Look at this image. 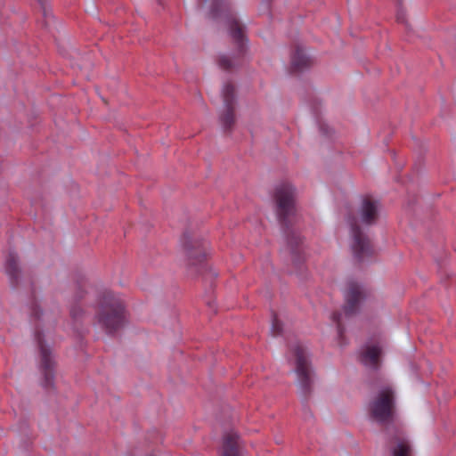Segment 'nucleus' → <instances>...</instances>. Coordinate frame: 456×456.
<instances>
[{
    "label": "nucleus",
    "mask_w": 456,
    "mask_h": 456,
    "mask_svg": "<svg viewBox=\"0 0 456 456\" xmlns=\"http://www.w3.org/2000/svg\"><path fill=\"white\" fill-rule=\"evenodd\" d=\"M379 203L373 198L366 196L362 201L358 215L359 218L349 216L348 223L352 233V250L354 257L362 262L369 259L374 249L369 238L362 232L359 226V221L366 225L373 224L379 216Z\"/></svg>",
    "instance_id": "1"
},
{
    "label": "nucleus",
    "mask_w": 456,
    "mask_h": 456,
    "mask_svg": "<svg viewBox=\"0 0 456 456\" xmlns=\"http://www.w3.org/2000/svg\"><path fill=\"white\" fill-rule=\"evenodd\" d=\"M126 309L123 298L110 290H103L98 297L94 323L109 335L120 330L126 323Z\"/></svg>",
    "instance_id": "2"
},
{
    "label": "nucleus",
    "mask_w": 456,
    "mask_h": 456,
    "mask_svg": "<svg viewBox=\"0 0 456 456\" xmlns=\"http://www.w3.org/2000/svg\"><path fill=\"white\" fill-rule=\"evenodd\" d=\"M273 198L277 217L284 229L288 244L290 246L292 253L295 254L296 248L301 242L297 232L290 230L296 215L295 189L290 183H281L276 187Z\"/></svg>",
    "instance_id": "3"
},
{
    "label": "nucleus",
    "mask_w": 456,
    "mask_h": 456,
    "mask_svg": "<svg viewBox=\"0 0 456 456\" xmlns=\"http://www.w3.org/2000/svg\"><path fill=\"white\" fill-rule=\"evenodd\" d=\"M395 411V391L390 386L382 387L370 403L371 417L380 422H387L393 419Z\"/></svg>",
    "instance_id": "4"
},
{
    "label": "nucleus",
    "mask_w": 456,
    "mask_h": 456,
    "mask_svg": "<svg viewBox=\"0 0 456 456\" xmlns=\"http://www.w3.org/2000/svg\"><path fill=\"white\" fill-rule=\"evenodd\" d=\"M292 352L295 358L297 385L302 395L306 397L312 387V371L306 348L300 344H297L292 347Z\"/></svg>",
    "instance_id": "5"
},
{
    "label": "nucleus",
    "mask_w": 456,
    "mask_h": 456,
    "mask_svg": "<svg viewBox=\"0 0 456 456\" xmlns=\"http://www.w3.org/2000/svg\"><path fill=\"white\" fill-rule=\"evenodd\" d=\"M345 305L344 314L349 317L358 313L361 306L367 301L370 297L368 289L355 282L350 281L345 290Z\"/></svg>",
    "instance_id": "6"
},
{
    "label": "nucleus",
    "mask_w": 456,
    "mask_h": 456,
    "mask_svg": "<svg viewBox=\"0 0 456 456\" xmlns=\"http://www.w3.org/2000/svg\"><path fill=\"white\" fill-rule=\"evenodd\" d=\"M35 338L40 353V370L44 375V387L50 388L53 386L55 362L51 349L44 340L43 333L37 330Z\"/></svg>",
    "instance_id": "7"
},
{
    "label": "nucleus",
    "mask_w": 456,
    "mask_h": 456,
    "mask_svg": "<svg viewBox=\"0 0 456 456\" xmlns=\"http://www.w3.org/2000/svg\"><path fill=\"white\" fill-rule=\"evenodd\" d=\"M223 101L224 110L220 116V121L224 130H231L235 123V88L232 83L224 86Z\"/></svg>",
    "instance_id": "8"
},
{
    "label": "nucleus",
    "mask_w": 456,
    "mask_h": 456,
    "mask_svg": "<svg viewBox=\"0 0 456 456\" xmlns=\"http://www.w3.org/2000/svg\"><path fill=\"white\" fill-rule=\"evenodd\" d=\"M184 250L191 265L202 263L208 255V243L200 240H186Z\"/></svg>",
    "instance_id": "9"
},
{
    "label": "nucleus",
    "mask_w": 456,
    "mask_h": 456,
    "mask_svg": "<svg viewBox=\"0 0 456 456\" xmlns=\"http://www.w3.org/2000/svg\"><path fill=\"white\" fill-rule=\"evenodd\" d=\"M228 25L231 37L237 45L238 53L241 55L244 53L245 36L244 28L235 17L228 18Z\"/></svg>",
    "instance_id": "10"
},
{
    "label": "nucleus",
    "mask_w": 456,
    "mask_h": 456,
    "mask_svg": "<svg viewBox=\"0 0 456 456\" xmlns=\"http://www.w3.org/2000/svg\"><path fill=\"white\" fill-rule=\"evenodd\" d=\"M381 348L377 345L366 346L361 353V362L370 368L377 369L379 366Z\"/></svg>",
    "instance_id": "11"
},
{
    "label": "nucleus",
    "mask_w": 456,
    "mask_h": 456,
    "mask_svg": "<svg viewBox=\"0 0 456 456\" xmlns=\"http://www.w3.org/2000/svg\"><path fill=\"white\" fill-rule=\"evenodd\" d=\"M220 456H240L237 433L231 431L224 435Z\"/></svg>",
    "instance_id": "12"
},
{
    "label": "nucleus",
    "mask_w": 456,
    "mask_h": 456,
    "mask_svg": "<svg viewBox=\"0 0 456 456\" xmlns=\"http://www.w3.org/2000/svg\"><path fill=\"white\" fill-rule=\"evenodd\" d=\"M312 65V59L305 53V50L297 46L291 58V70L300 72Z\"/></svg>",
    "instance_id": "13"
},
{
    "label": "nucleus",
    "mask_w": 456,
    "mask_h": 456,
    "mask_svg": "<svg viewBox=\"0 0 456 456\" xmlns=\"http://www.w3.org/2000/svg\"><path fill=\"white\" fill-rule=\"evenodd\" d=\"M85 293V285L78 284L76 294L72 299V305L70 306V316L74 321H79L85 314L84 310L80 307V305H77L78 302L84 297Z\"/></svg>",
    "instance_id": "14"
},
{
    "label": "nucleus",
    "mask_w": 456,
    "mask_h": 456,
    "mask_svg": "<svg viewBox=\"0 0 456 456\" xmlns=\"http://www.w3.org/2000/svg\"><path fill=\"white\" fill-rule=\"evenodd\" d=\"M5 271L10 277L12 284L18 281L20 269L18 265V257L14 252H10L5 263Z\"/></svg>",
    "instance_id": "15"
},
{
    "label": "nucleus",
    "mask_w": 456,
    "mask_h": 456,
    "mask_svg": "<svg viewBox=\"0 0 456 456\" xmlns=\"http://www.w3.org/2000/svg\"><path fill=\"white\" fill-rule=\"evenodd\" d=\"M205 3L210 4V15L212 18H217L222 12L228 11V4L225 0H205Z\"/></svg>",
    "instance_id": "16"
},
{
    "label": "nucleus",
    "mask_w": 456,
    "mask_h": 456,
    "mask_svg": "<svg viewBox=\"0 0 456 456\" xmlns=\"http://www.w3.org/2000/svg\"><path fill=\"white\" fill-rule=\"evenodd\" d=\"M411 446L404 438H397L395 446L393 449V456H410Z\"/></svg>",
    "instance_id": "17"
},
{
    "label": "nucleus",
    "mask_w": 456,
    "mask_h": 456,
    "mask_svg": "<svg viewBox=\"0 0 456 456\" xmlns=\"http://www.w3.org/2000/svg\"><path fill=\"white\" fill-rule=\"evenodd\" d=\"M218 65L224 70H230L235 66V62L226 55H221L218 59Z\"/></svg>",
    "instance_id": "18"
},
{
    "label": "nucleus",
    "mask_w": 456,
    "mask_h": 456,
    "mask_svg": "<svg viewBox=\"0 0 456 456\" xmlns=\"http://www.w3.org/2000/svg\"><path fill=\"white\" fill-rule=\"evenodd\" d=\"M282 331V324L278 320L277 316L273 314L272 319L271 333L273 337L279 336Z\"/></svg>",
    "instance_id": "19"
},
{
    "label": "nucleus",
    "mask_w": 456,
    "mask_h": 456,
    "mask_svg": "<svg viewBox=\"0 0 456 456\" xmlns=\"http://www.w3.org/2000/svg\"><path fill=\"white\" fill-rule=\"evenodd\" d=\"M341 315H342V314H340V313H334L333 317H332L334 322L337 323V329H338V333L339 337H342V335H343Z\"/></svg>",
    "instance_id": "20"
},
{
    "label": "nucleus",
    "mask_w": 456,
    "mask_h": 456,
    "mask_svg": "<svg viewBox=\"0 0 456 456\" xmlns=\"http://www.w3.org/2000/svg\"><path fill=\"white\" fill-rule=\"evenodd\" d=\"M31 314L37 318V319H40L41 317V314H40V308L37 305H34L31 308Z\"/></svg>",
    "instance_id": "21"
},
{
    "label": "nucleus",
    "mask_w": 456,
    "mask_h": 456,
    "mask_svg": "<svg viewBox=\"0 0 456 456\" xmlns=\"http://www.w3.org/2000/svg\"><path fill=\"white\" fill-rule=\"evenodd\" d=\"M396 20L398 22H402L403 23L405 19H404V13L403 12H398L397 15H396Z\"/></svg>",
    "instance_id": "22"
},
{
    "label": "nucleus",
    "mask_w": 456,
    "mask_h": 456,
    "mask_svg": "<svg viewBox=\"0 0 456 456\" xmlns=\"http://www.w3.org/2000/svg\"><path fill=\"white\" fill-rule=\"evenodd\" d=\"M45 0H37V2L43 6Z\"/></svg>",
    "instance_id": "23"
}]
</instances>
